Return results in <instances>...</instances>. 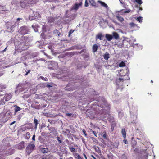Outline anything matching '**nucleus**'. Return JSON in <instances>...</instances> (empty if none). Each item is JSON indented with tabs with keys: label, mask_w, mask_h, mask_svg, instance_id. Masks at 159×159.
<instances>
[{
	"label": "nucleus",
	"mask_w": 159,
	"mask_h": 159,
	"mask_svg": "<svg viewBox=\"0 0 159 159\" xmlns=\"http://www.w3.org/2000/svg\"><path fill=\"white\" fill-rule=\"evenodd\" d=\"M25 37H22V39H24V40L20 43L16 47V50L18 52H20L22 51L26 50L28 48V43L25 40Z\"/></svg>",
	"instance_id": "1"
},
{
	"label": "nucleus",
	"mask_w": 159,
	"mask_h": 159,
	"mask_svg": "<svg viewBox=\"0 0 159 159\" xmlns=\"http://www.w3.org/2000/svg\"><path fill=\"white\" fill-rule=\"evenodd\" d=\"M11 117V116L7 115L6 113L3 112L0 113V125L1 123H4L7 122Z\"/></svg>",
	"instance_id": "2"
},
{
	"label": "nucleus",
	"mask_w": 159,
	"mask_h": 159,
	"mask_svg": "<svg viewBox=\"0 0 159 159\" xmlns=\"http://www.w3.org/2000/svg\"><path fill=\"white\" fill-rule=\"evenodd\" d=\"M101 99L100 101H99L98 106H100L101 108L106 107L110 109V105L108 103L105 99L102 98H101Z\"/></svg>",
	"instance_id": "3"
},
{
	"label": "nucleus",
	"mask_w": 159,
	"mask_h": 159,
	"mask_svg": "<svg viewBox=\"0 0 159 159\" xmlns=\"http://www.w3.org/2000/svg\"><path fill=\"white\" fill-rule=\"evenodd\" d=\"M19 31L20 34L24 35L28 33L29 29L27 26H23L20 28Z\"/></svg>",
	"instance_id": "4"
},
{
	"label": "nucleus",
	"mask_w": 159,
	"mask_h": 159,
	"mask_svg": "<svg viewBox=\"0 0 159 159\" xmlns=\"http://www.w3.org/2000/svg\"><path fill=\"white\" fill-rule=\"evenodd\" d=\"M35 146L33 144L30 143L26 148V151L28 154L30 153L34 150Z\"/></svg>",
	"instance_id": "5"
},
{
	"label": "nucleus",
	"mask_w": 159,
	"mask_h": 159,
	"mask_svg": "<svg viewBox=\"0 0 159 159\" xmlns=\"http://www.w3.org/2000/svg\"><path fill=\"white\" fill-rule=\"evenodd\" d=\"M25 142L24 141H22L17 145L16 148L20 150L23 149L25 147Z\"/></svg>",
	"instance_id": "6"
},
{
	"label": "nucleus",
	"mask_w": 159,
	"mask_h": 159,
	"mask_svg": "<svg viewBox=\"0 0 159 159\" xmlns=\"http://www.w3.org/2000/svg\"><path fill=\"white\" fill-rule=\"evenodd\" d=\"M82 5V2H80L79 3H75L73 5L72 9L74 10H76L78 9L79 7Z\"/></svg>",
	"instance_id": "7"
},
{
	"label": "nucleus",
	"mask_w": 159,
	"mask_h": 159,
	"mask_svg": "<svg viewBox=\"0 0 159 159\" xmlns=\"http://www.w3.org/2000/svg\"><path fill=\"white\" fill-rule=\"evenodd\" d=\"M15 150L13 149H10L7 150V153L5 154L6 156L11 155L14 153Z\"/></svg>",
	"instance_id": "8"
},
{
	"label": "nucleus",
	"mask_w": 159,
	"mask_h": 159,
	"mask_svg": "<svg viewBox=\"0 0 159 159\" xmlns=\"http://www.w3.org/2000/svg\"><path fill=\"white\" fill-rule=\"evenodd\" d=\"M104 36L101 33H98L96 36V39H99L100 40H102L103 39Z\"/></svg>",
	"instance_id": "9"
},
{
	"label": "nucleus",
	"mask_w": 159,
	"mask_h": 159,
	"mask_svg": "<svg viewBox=\"0 0 159 159\" xmlns=\"http://www.w3.org/2000/svg\"><path fill=\"white\" fill-rule=\"evenodd\" d=\"M116 17L117 20L121 23H122L124 20V19L119 14L116 15Z\"/></svg>",
	"instance_id": "10"
},
{
	"label": "nucleus",
	"mask_w": 159,
	"mask_h": 159,
	"mask_svg": "<svg viewBox=\"0 0 159 159\" xmlns=\"http://www.w3.org/2000/svg\"><path fill=\"white\" fill-rule=\"evenodd\" d=\"M98 47V45L96 44L93 45L92 48V51L94 53L97 51Z\"/></svg>",
	"instance_id": "11"
},
{
	"label": "nucleus",
	"mask_w": 159,
	"mask_h": 159,
	"mask_svg": "<svg viewBox=\"0 0 159 159\" xmlns=\"http://www.w3.org/2000/svg\"><path fill=\"white\" fill-rule=\"evenodd\" d=\"M14 107H15V108L14 109V114L15 115H16V113L20 111L21 109L19 107L16 105H15Z\"/></svg>",
	"instance_id": "12"
},
{
	"label": "nucleus",
	"mask_w": 159,
	"mask_h": 159,
	"mask_svg": "<svg viewBox=\"0 0 159 159\" xmlns=\"http://www.w3.org/2000/svg\"><path fill=\"white\" fill-rule=\"evenodd\" d=\"M113 38L114 37L115 39H118L119 38V34L116 32H114L112 33Z\"/></svg>",
	"instance_id": "13"
},
{
	"label": "nucleus",
	"mask_w": 159,
	"mask_h": 159,
	"mask_svg": "<svg viewBox=\"0 0 159 159\" xmlns=\"http://www.w3.org/2000/svg\"><path fill=\"white\" fill-rule=\"evenodd\" d=\"M103 56L106 60H107L110 58V54L108 52H106Z\"/></svg>",
	"instance_id": "14"
},
{
	"label": "nucleus",
	"mask_w": 159,
	"mask_h": 159,
	"mask_svg": "<svg viewBox=\"0 0 159 159\" xmlns=\"http://www.w3.org/2000/svg\"><path fill=\"white\" fill-rule=\"evenodd\" d=\"M5 98L6 101H7L11 98L12 96L11 94L10 93L9 94H6L5 96Z\"/></svg>",
	"instance_id": "15"
},
{
	"label": "nucleus",
	"mask_w": 159,
	"mask_h": 159,
	"mask_svg": "<svg viewBox=\"0 0 159 159\" xmlns=\"http://www.w3.org/2000/svg\"><path fill=\"white\" fill-rule=\"evenodd\" d=\"M124 80L123 79L119 78L118 79L116 80V84L118 85H119L120 84V83L121 82L122 83H123L124 82Z\"/></svg>",
	"instance_id": "16"
},
{
	"label": "nucleus",
	"mask_w": 159,
	"mask_h": 159,
	"mask_svg": "<svg viewBox=\"0 0 159 159\" xmlns=\"http://www.w3.org/2000/svg\"><path fill=\"white\" fill-rule=\"evenodd\" d=\"M40 150L42 153H47L48 151V149L47 148H40Z\"/></svg>",
	"instance_id": "17"
},
{
	"label": "nucleus",
	"mask_w": 159,
	"mask_h": 159,
	"mask_svg": "<svg viewBox=\"0 0 159 159\" xmlns=\"http://www.w3.org/2000/svg\"><path fill=\"white\" fill-rule=\"evenodd\" d=\"M107 120L110 123L115 121L114 117L113 116H109L108 117Z\"/></svg>",
	"instance_id": "18"
},
{
	"label": "nucleus",
	"mask_w": 159,
	"mask_h": 159,
	"mask_svg": "<svg viewBox=\"0 0 159 159\" xmlns=\"http://www.w3.org/2000/svg\"><path fill=\"white\" fill-rule=\"evenodd\" d=\"M33 13L34 15V17L39 18L41 17L40 14L39 13V12L37 11H33Z\"/></svg>",
	"instance_id": "19"
},
{
	"label": "nucleus",
	"mask_w": 159,
	"mask_h": 159,
	"mask_svg": "<svg viewBox=\"0 0 159 159\" xmlns=\"http://www.w3.org/2000/svg\"><path fill=\"white\" fill-rule=\"evenodd\" d=\"M105 37L108 41L111 40L113 38V36L109 34H106Z\"/></svg>",
	"instance_id": "20"
},
{
	"label": "nucleus",
	"mask_w": 159,
	"mask_h": 159,
	"mask_svg": "<svg viewBox=\"0 0 159 159\" xmlns=\"http://www.w3.org/2000/svg\"><path fill=\"white\" fill-rule=\"evenodd\" d=\"M47 19L48 21L50 23L53 22L55 20V18L52 17H49Z\"/></svg>",
	"instance_id": "21"
},
{
	"label": "nucleus",
	"mask_w": 159,
	"mask_h": 159,
	"mask_svg": "<svg viewBox=\"0 0 159 159\" xmlns=\"http://www.w3.org/2000/svg\"><path fill=\"white\" fill-rule=\"evenodd\" d=\"M121 133L123 138L124 139H125L126 137V133L125 129H122L121 130Z\"/></svg>",
	"instance_id": "22"
},
{
	"label": "nucleus",
	"mask_w": 159,
	"mask_h": 159,
	"mask_svg": "<svg viewBox=\"0 0 159 159\" xmlns=\"http://www.w3.org/2000/svg\"><path fill=\"white\" fill-rule=\"evenodd\" d=\"M107 157L108 159H115V157L111 153L108 154L107 155Z\"/></svg>",
	"instance_id": "23"
},
{
	"label": "nucleus",
	"mask_w": 159,
	"mask_h": 159,
	"mask_svg": "<svg viewBox=\"0 0 159 159\" xmlns=\"http://www.w3.org/2000/svg\"><path fill=\"white\" fill-rule=\"evenodd\" d=\"M53 33L54 34H57L58 36H59L61 35V33L57 29L53 31Z\"/></svg>",
	"instance_id": "24"
},
{
	"label": "nucleus",
	"mask_w": 159,
	"mask_h": 159,
	"mask_svg": "<svg viewBox=\"0 0 159 159\" xmlns=\"http://www.w3.org/2000/svg\"><path fill=\"white\" fill-rule=\"evenodd\" d=\"M34 123L35 124V129H36L37 128V125L38 124V121L36 119H34Z\"/></svg>",
	"instance_id": "25"
},
{
	"label": "nucleus",
	"mask_w": 159,
	"mask_h": 159,
	"mask_svg": "<svg viewBox=\"0 0 159 159\" xmlns=\"http://www.w3.org/2000/svg\"><path fill=\"white\" fill-rule=\"evenodd\" d=\"M30 137V134L29 132H27L26 133L25 138V139H28Z\"/></svg>",
	"instance_id": "26"
},
{
	"label": "nucleus",
	"mask_w": 159,
	"mask_h": 159,
	"mask_svg": "<svg viewBox=\"0 0 159 159\" xmlns=\"http://www.w3.org/2000/svg\"><path fill=\"white\" fill-rule=\"evenodd\" d=\"M75 158H76L77 159H83L77 153H76L74 155Z\"/></svg>",
	"instance_id": "27"
},
{
	"label": "nucleus",
	"mask_w": 159,
	"mask_h": 159,
	"mask_svg": "<svg viewBox=\"0 0 159 159\" xmlns=\"http://www.w3.org/2000/svg\"><path fill=\"white\" fill-rule=\"evenodd\" d=\"M69 148L70 151L71 152H76V150L75 148H73V147L72 146H69Z\"/></svg>",
	"instance_id": "28"
},
{
	"label": "nucleus",
	"mask_w": 159,
	"mask_h": 159,
	"mask_svg": "<svg viewBox=\"0 0 159 159\" xmlns=\"http://www.w3.org/2000/svg\"><path fill=\"white\" fill-rule=\"evenodd\" d=\"M89 3L93 6H96V3L94 0H89Z\"/></svg>",
	"instance_id": "29"
},
{
	"label": "nucleus",
	"mask_w": 159,
	"mask_h": 159,
	"mask_svg": "<svg viewBox=\"0 0 159 159\" xmlns=\"http://www.w3.org/2000/svg\"><path fill=\"white\" fill-rule=\"evenodd\" d=\"M111 145L114 148H116L118 146V144L116 143H112Z\"/></svg>",
	"instance_id": "30"
},
{
	"label": "nucleus",
	"mask_w": 159,
	"mask_h": 159,
	"mask_svg": "<svg viewBox=\"0 0 159 159\" xmlns=\"http://www.w3.org/2000/svg\"><path fill=\"white\" fill-rule=\"evenodd\" d=\"M148 156L147 154L141 156L140 159H147Z\"/></svg>",
	"instance_id": "31"
},
{
	"label": "nucleus",
	"mask_w": 159,
	"mask_h": 159,
	"mask_svg": "<svg viewBox=\"0 0 159 159\" xmlns=\"http://www.w3.org/2000/svg\"><path fill=\"white\" fill-rule=\"evenodd\" d=\"M90 138L92 140L94 143H98V140L96 138L93 137H91Z\"/></svg>",
	"instance_id": "32"
},
{
	"label": "nucleus",
	"mask_w": 159,
	"mask_h": 159,
	"mask_svg": "<svg viewBox=\"0 0 159 159\" xmlns=\"http://www.w3.org/2000/svg\"><path fill=\"white\" fill-rule=\"evenodd\" d=\"M93 148L98 153H99L100 152V151L99 150V148L98 147L96 146H94Z\"/></svg>",
	"instance_id": "33"
},
{
	"label": "nucleus",
	"mask_w": 159,
	"mask_h": 159,
	"mask_svg": "<svg viewBox=\"0 0 159 159\" xmlns=\"http://www.w3.org/2000/svg\"><path fill=\"white\" fill-rule=\"evenodd\" d=\"M137 20L140 23L142 22L143 18L141 16H139L137 18Z\"/></svg>",
	"instance_id": "34"
},
{
	"label": "nucleus",
	"mask_w": 159,
	"mask_h": 159,
	"mask_svg": "<svg viewBox=\"0 0 159 159\" xmlns=\"http://www.w3.org/2000/svg\"><path fill=\"white\" fill-rule=\"evenodd\" d=\"M99 2L102 6L105 7H108L107 5L105 3L100 1H99Z\"/></svg>",
	"instance_id": "35"
},
{
	"label": "nucleus",
	"mask_w": 159,
	"mask_h": 159,
	"mask_svg": "<svg viewBox=\"0 0 159 159\" xmlns=\"http://www.w3.org/2000/svg\"><path fill=\"white\" fill-rule=\"evenodd\" d=\"M110 123L111 127H115L116 125V122L115 121Z\"/></svg>",
	"instance_id": "36"
},
{
	"label": "nucleus",
	"mask_w": 159,
	"mask_h": 159,
	"mask_svg": "<svg viewBox=\"0 0 159 159\" xmlns=\"http://www.w3.org/2000/svg\"><path fill=\"white\" fill-rule=\"evenodd\" d=\"M125 66V64L123 61L121 62L119 65V66L120 67H123Z\"/></svg>",
	"instance_id": "37"
},
{
	"label": "nucleus",
	"mask_w": 159,
	"mask_h": 159,
	"mask_svg": "<svg viewBox=\"0 0 159 159\" xmlns=\"http://www.w3.org/2000/svg\"><path fill=\"white\" fill-rule=\"evenodd\" d=\"M74 30H73L72 29L70 30L69 32L68 37H70L71 34L74 32Z\"/></svg>",
	"instance_id": "38"
},
{
	"label": "nucleus",
	"mask_w": 159,
	"mask_h": 159,
	"mask_svg": "<svg viewBox=\"0 0 159 159\" xmlns=\"http://www.w3.org/2000/svg\"><path fill=\"white\" fill-rule=\"evenodd\" d=\"M103 135L102 136L103 137V138L105 139H107V134L106 132L105 131H104L103 132Z\"/></svg>",
	"instance_id": "39"
},
{
	"label": "nucleus",
	"mask_w": 159,
	"mask_h": 159,
	"mask_svg": "<svg viewBox=\"0 0 159 159\" xmlns=\"http://www.w3.org/2000/svg\"><path fill=\"white\" fill-rule=\"evenodd\" d=\"M135 1L139 5H141L142 3V0H135Z\"/></svg>",
	"instance_id": "40"
},
{
	"label": "nucleus",
	"mask_w": 159,
	"mask_h": 159,
	"mask_svg": "<svg viewBox=\"0 0 159 159\" xmlns=\"http://www.w3.org/2000/svg\"><path fill=\"white\" fill-rule=\"evenodd\" d=\"M90 132H92L93 134L96 137H97V134L96 132H95V131H93L92 129H90Z\"/></svg>",
	"instance_id": "41"
},
{
	"label": "nucleus",
	"mask_w": 159,
	"mask_h": 159,
	"mask_svg": "<svg viewBox=\"0 0 159 159\" xmlns=\"http://www.w3.org/2000/svg\"><path fill=\"white\" fill-rule=\"evenodd\" d=\"M6 88V87L4 86L1 85H0V91H1L3 89Z\"/></svg>",
	"instance_id": "42"
},
{
	"label": "nucleus",
	"mask_w": 159,
	"mask_h": 159,
	"mask_svg": "<svg viewBox=\"0 0 159 159\" xmlns=\"http://www.w3.org/2000/svg\"><path fill=\"white\" fill-rule=\"evenodd\" d=\"M57 140L59 142V143H62V140L59 137H57Z\"/></svg>",
	"instance_id": "43"
},
{
	"label": "nucleus",
	"mask_w": 159,
	"mask_h": 159,
	"mask_svg": "<svg viewBox=\"0 0 159 159\" xmlns=\"http://www.w3.org/2000/svg\"><path fill=\"white\" fill-rule=\"evenodd\" d=\"M65 79H63V78H61V79H62V80L64 81H68V75H66V76H65Z\"/></svg>",
	"instance_id": "44"
},
{
	"label": "nucleus",
	"mask_w": 159,
	"mask_h": 159,
	"mask_svg": "<svg viewBox=\"0 0 159 159\" xmlns=\"http://www.w3.org/2000/svg\"><path fill=\"white\" fill-rule=\"evenodd\" d=\"M35 18V17L33 16H29V19L30 20H34Z\"/></svg>",
	"instance_id": "45"
},
{
	"label": "nucleus",
	"mask_w": 159,
	"mask_h": 159,
	"mask_svg": "<svg viewBox=\"0 0 159 159\" xmlns=\"http://www.w3.org/2000/svg\"><path fill=\"white\" fill-rule=\"evenodd\" d=\"M42 159H49L48 156H43L42 157Z\"/></svg>",
	"instance_id": "46"
},
{
	"label": "nucleus",
	"mask_w": 159,
	"mask_h": 159,
	"mask_svg": "<svg viewBox=\"0 0 159 159\" xmlns=\"http://www.w3.org/2000/svg\"><path fill=\"white\" fill-rule=\"evenodd\" d=\"M82 132L84 134L85 136H86L87 135V134L86 132V131L84 129L82 130Z\"/></svg>",
	"instance_id": "47"
},
{
	"label": "nucleus",
	"mask_w": 159,
	"mask_h": 159,
	"mask_svg": "<svg viewBox=\"0 0 159 159\" xmlns=\"http://www.w3.org/2000/svg\"><path fill=\"white\" fill-rule=\"evenodd\" d=\"M30 70H28V71L26 72V73L24 75L25 76H27L28 75V74L30 72Z\"/></svg>",
	"instance_id": "48"
},
{
	"label": "nucleus",
	"mask_w": 159,
	"mask_h": 159,
	"mask_svg": "<svg viewBox=\"0 0 159 159\" xmlns=\"http://www.w3.org/2000/svg\"><path fill=\"white\" fill-rule=\"evenodd\" d=\"M84 6L86 7H87L88 6V3L87 0H85Z\"/></svg>",
	"instance_id": "49"
},
{
	"label": "nucleus",
	"mask_w": 159,
	"mask_h": 159,
	"mask_svg": "<svg viewBox=\"0 0 159 159\" xmlns=\"http://www.w3.org/2000/svg\"><path fill=\"white\" fill-rule=\"evenodd\" d=\"M130 11H131V10L130 9H128V10H126L125 11H124V13H129V12H130Z\"/></svg>",
	"instance_id": "50"
},
{
	"label": "nucleus",
	"mask_w": 159,
	"mask_h": 159,
	"mask_svg": "<svg viewBox=\"0 0 159 159\" xmlns=\"http://www.w3.org/2000/svg\"><path fill=\"white\" fill-rule=\"evenodd\" d=\"M44 85L45 86L47 87L48 88H50L52 87V86L50 85L47 84H45Z\"/></svg>",
	"instance_id": "51"
},
{
	"label": "nucleus",
	"mask_w": 159,
	"mask_h": 159,
	"mask_svg": "<svg viewBox=\"0 0 159 159\" xmlns=\"http://www.w3.org/2000/svg\"><path fill=\"white\" fill-rule=\"evenodd\" d=\"M130 25L131 27H134L135 25V24H134V23H131L130 24Z\"/></svg>",
	"instance_id": "52"
},
{
	"label": "nucleus",
	"mask_w": 159,
	"mask_h": 159,
	"mask_svg": "<svg viewBox=\"0 0 159 159\" xmlns=\"http://www.w3.org/2000/svg\"><path fill=\"white\" fill-rule=\"evenodd\" d=\"M123 142L125 144H127L128 143V142L126 139H124L123 140Z\"/></svg>",
	"instance_id": "53"
},
{
	"label": "nucleus",
	"mask_w": 159,
	"mask_h": 159,
	"mask_svg": "<svg viewBox=\"0 0 159 159\" xmlns=\"http://www.w3.org/2000/svg\"><path fill=\"white\" fill-rule=\"evenodd\" d=\"M66 116H70L72 115L71 113H66Z\"/></svg>",
	"instance_id": "54"
},
{
	"label": "nucleus",
	"mask_w": 159,
	"mask_h": 159,
	"mask_svg": "<svg viewBox=\"0 0 159 159\" xmlns=\"http://www.w3.org/2000/svg\"><path fill=\"white\" fill-rule=\"evenodd\" d=\"M35 134H34L33 135L32 138V140H35Z\"/></svg>",
	"instance_id": "55"
},
{
	"label": "nucleus",
	"mask_w": 159,
	"mask_h": 159,
	"mask_svg": "<svg viewBox=\"0 0 159 159\" xmlns=\"http://www.w3.org/2000/svg\"><path fill=\"white\" fill-rule=\"evenodd\" d=\"M40 78H41L42 80H44L45 81H46L45 80V79L43 76H40Z\"/></svg>",
	"instance_id": "56"
},
{
	"label": "nucleus",
	"mask_w": 159,
	"mask_h": 159,
	"mask_svg": "<svg viewBox=\"0 0 159 159\" xmlns=\"http://www.w3.org/2000/svg\"><path fill=\"white\" fill-rule=\"evenodd\" d=\"M16 121H13V122H12V123H11L10 125H12L13 124L15 123H16Z\"/></svg>",
	"instance_id": "57"
},
{
	"label": "nucleus",
	"mask_w": 159,
	"mask_h": 159,
	"mask_svg": "<svg viewBox=\"0 0 159 159\" xmlns=\"http://www.w3.org/2000/svg\"><path fill=\"white\" fill-rule=\"evenodd\" d=\"M91 157L93 158V159H96V158L92 155H91Z\"/></svg>",
	"instance_id": "58"
},
{
	"label": "nucleus",
	"mask_w": 159,
	"mask_h": 159,
	"mask_svg": "<svg viewBox=\"0 0 159 159\" xmlns=\"http://www.w3.org/2000/svg\"><path fill=\"white\" fill-rule=\"evenodd\" d=\"M83 155H84V157H85V159H87V157H86V155L85 154V153H84L83 154Z\"/></svg>",
	"instance_id": "59"
},
{
	"label": "nucleus",
	"mask_w": 159,
	"mask_h": 159,
	"mask_svg": "<svg viewBox=\"0 0 159 159\" xmlns=\"http://www.w3.org/2000/svg\"><path fill=\"white\" fill-rule=\"evenodd\" d=\"M114 127H111V130L112 131L114 129Z\"/></svg>",
	"instance_id": "60"
},
{
	"label": "nucleus",
	"mask_w": 159,
	"mask_h": 159,
	"mask_svg": "<svg viewBox=\"0 0 159 159\" xmlns=\"http://www.w3.org/2000/svg\"><path fill=\"white\" fill-rule=\"evenodd\" d=\"M22 20V18H18L17 19V21H19V20Z\"/></svg>",
	"instance_id": "61"
},
{
	"label": "nucleus",
	"mask_w": 159,
	"mask_h": 159,
	"mask_svg": "<svg viewBox=\"0 0 159 159\" xmlns=\"http://www.w3.org/2000/svg\"><path fill=\"white\" fill-rule=\"evenodd\" d=\"M84 52V50H82L80 52H79V53H81Z\"/></svg>",
	"instance_id": "62"
},
{
	"label": "nucleus",
	"mask_w": 159,
	"mask_h": 159,
	"mask_svg": "<svg viewBox=\"0 0 159 159\" xmlns=\"http://www.w3.org/2000/svg\"><path fill=\"white\" fill-rule=\"evenodd\" d=\"M7 47L5 48L4 50H3V51H2V52H5V51H6V49H7Z\"/></svg>",
	"instance_id": "63"
},
{
	"label": "nucleus",
	"mask_w": 159,
	"mask_h": 159,
	"mask_svg": "<svg viewBox=\"0 0 159 159\" xmlns=\"http://www.w3.org/2000/svg\"><path fill=\"white\" fill-rule=\"evenodd\" d=\"M69 159H73V158L72 157H71L69 158Z\"/></svg>",
	"instance_id": "64"
}]
</instances>
